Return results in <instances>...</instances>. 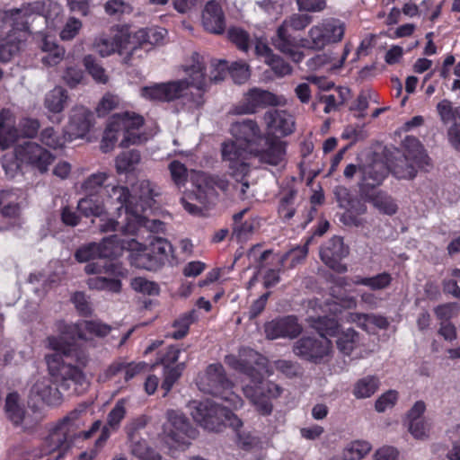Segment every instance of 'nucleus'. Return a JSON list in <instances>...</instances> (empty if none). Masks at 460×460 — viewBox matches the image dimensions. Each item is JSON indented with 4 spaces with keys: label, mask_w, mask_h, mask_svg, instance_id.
Returning <instances> with one entry per match:
<instances>
[{
    "label": "nucleus",
    "mask_w": 460,
    "mask_h": 460,
    "mask_svg": "<svg viewBox=\"0 0 460 460\" xmlns=\"http://www.w3.org/2000/svg\"><path fill=\"white\" fill-rule=\"evenodd\" d=\"M106 202L100 200L99 197L87 194L78 201L77 208L85 217H101L105 208L117 210L116 219L102 217L99 225L102 232H121L135 234L140 227L144 226L151 232H159L164 229L160 220L150 219L157 196L156 187L147 180L137 181L132 188L133 194L124 186L107 185L104 188Z\"/></svg>",
    "instance_id": "1"
},
{
    "label": "nucleus",
    "mask_w": 460,
    "mask_h": 460,
    "mask_svg": "<svg viewBox=\"0 0 460 460\" xmlns=\"http://www.w3.org/2000/svg\"><path fill=\"white\" fill-rule=\"evenodd\" d=\"M225 362L243 375L242 390L244 396L261 414H270L272 411L271 400L278 398L282 390L278 385L263 380L265 374H270L267 368V358L253 349H243L238 357L226 356Z\"/></svg>",
    "instance_id": "2"
},
{
    "label": "nucleus",
    "mask_w": 460,
    "mask_h": 460,
    "mask_svg": "<svg viewBox=\"0 0 460 460\" xmlns=\"http://www.w3.org/2000/svg\"><path fill=\"white\" fill-rule=\"evenodd\" d=\"M231 133L234 138L222 144V159L226 164L230 173L236 180H243L249 172V154L263 136L256 121L244 119L235 122L231 127Z\"/></svg>",
    "instance_id": "3"
},
{
    "label": "nucleus",
    "mask_w": 460,
    "mask_h": 460,
    "mask_svg": "<svg viewBox=\"0 0 460 460\" xmlns=\"http://www.w3.org/2000/svg\"><path fill=\"white\" fill-rule=\"evenodd\" d=\"M181 67L188 78L164 83L165 102L182 99L189 109L200 108L207 89L204 58L195 53Z\"/></svg>",
    "instance_id": "4"
},
{
    "label": "nucleus",
    "mask_w": 460,
    "mask_h": 460,
    "mask_svg": "<svg viewBox=\"0 0 460 460\" xmlns=\"http://www.w3.org/2000/svg\"><path fill=\"white\" fill-rule=\"evenodd\" d=\"M193 420L205 429L219 431L224 425H229L237 431L238 443L243 448H250L257 444L255 437L250 433H240L238 429L243 423L226 406L220 407L211 400L193 401L189 404Z\"/></svg>",
    "instance_id": "5"
},
{
    "label": "nucleus",
    "mask_w": 460,
    "mask_h": 460,
    "mask_svg": "<svg viewBox=\"0 0 460 460\" xmlns=\"http://www.w3.org/2000/svg\"><path fill=\"white\" fill-rule=\"evenodd\" d=\"M144 124L142 116L133 111H125L111 116L105 128L101 148L107 153L112 150L122 137L120 145L128 146L130 145L142 144L147 140V137L140 132Z\"/></svg>",
    "instance_id": "6"
},
{
    "label": "nucleus",
    "mask_w": 460,
    "mask_h": 460,
    "mask_svg": "<svg viewBox=\"0 0 460 460\" xmlns=\"http://www.w3.org/2000/svg\"><path fill=\"white\" fill-rule=\"evenodd\" d=\"M111 331V327L99 320H84L74 325L65 327L59 334V356L80 358L79 341H92L94 338H104Z\"/></svg>",
    "instance_id": "7"
},
{
    "label": "nucleus",
    "mask_w": 460,
    "mask_h": 460,
    "mask_svg": "<svg viewBox=\"0 0 460 460\" xmlns=\"http://www.w3.org/2000/svg\"><path fill=\"white\" fill-rule=\"evenodd\" d=\"M190 180L195 190L193 193L187 194L181 199V204L188 213L194 216L200 215L202 207L215 199L216 189L225 191L228 186L226 180L212 178L202 172H192Z\"/></svg>",
    "instance_id": "8"
},
{
    "label": "nucleus",
    "mask_w": 460,
    "mask_h": 460,
    "mask_svg": "<svg viewBox=\"0 0 460 460\" xmlns=\"http://www.w3.org/2000/svg\"><path fill=\"white\" fill-rule=\"evenodd\" d=\"M313 326L315 329L324 332L327 335H337V348L344 356L361 358L369 354L368 351L362 349V339L358 332L351 328L339 332V320L332 317L328 314L319 316L317 319H313Z\"/></svg>",
    "instance_id": "9"
},
{
    "label": "nucleus",
    "mask_w": 460,
    "mask_h": 460,
    "mask_svg": "<svg viewBox=\"0 0 460 460\" xmlns=\"http://www.w3.org/2000/svg\"><path fill=\"white\" fill-rule=\"evenodd\" d=\"M28 20L22 10L0 12V35L4 30L12 31L0 45V60L8 61L13 54L20 49V44L28 40L30 33L27 27Z\"/></svg>",
    "instance_id": "10"
},
{
    "label": "nucleus",
    "mask_w": 460,
    "mask_h": 460,
    "mask_svg": "<svg viewBox=\"0 0 460 460\" xmlns=\"http://www.w3.org/2000/svg\"><path fill=\"white\" fill-rule=\"evenodd\" d=\"M197 385L204 393L219 396L233 409H238L243 405L242 398L232 392L233 385L226 377L221 364H210L203 373L199 375Z\"/></svg>",
    "instance_id": "11"
},
{
    "label": "nucleus",
    "mask_w": 460,
    "mask_h": 460,
    "mask_svg": "<svg viewBox=\"0 0 460 460\" xmlns=\"http://www.w3.org/2000/svg\"><path fill=\"white\" fill-rule=\"evenodd\" d=\"M312 16L304 13H293L283 21L281 25L278 28L276 36L272 38V44L274 47L290 58L294 62H300L305 55L300 49L301 41L298 42L293 37L288 29L294 31H303L312 22Z\"/></svg>",
    "instance_id": "12"
},
{
    "label": "nucleus",
    "mask_w": 460,
    "mask_h": 460,
    "mask_svg": "<svg viewBox=\"0 0 460 460\" xmlns=\"http://www.w3.org/2000/svg\"><path fill=\"white\" fill-rule=\"evenodd\" d=\"M345 31L346 24L341 20L333 17L322 19L308 30L306 38L301 40V46L312 50H322L341 42Z\"/></svg>",
    "instance_id": "13"
},
{
    "label": "nucleus",
    "mask_w": 460,
    "mask_h": 460,
    "mask_svg": "<svg viewBox=\"0 0 460 460\" xmlns=\"http://www.w3.org/2000/svg\"><path fill=\"white\" fill-rule=\"evenodd\" d=\"M84 270L87 274H106L108 277L94 276L88 279L91 289L107 290L118 293L121 289L119 278L126 274L121 265L111 261H97L89 262Z\"/></svg>",
    "instance_id": "14"
},
{
    "label": "nucleus",
    "mask_w": 460,
    "mask_h": 460,
    "mask_svg": "<svg viewBox=\"0 0 460 460\" xmlns=\"http://www.w3.org/2000/svg\"><path fill=\"white\" fill-rule=\"evenodd\" d=\"M52 161L53 157L49 151L37 144L29 142L15 150V159L8 161L4 155L3 167L6 174L10 175H13L22 164H28L40 172H45Z\"/></svg>",
    "instance_id": "15"
},
{
    "label": "nucleus",
    "mask_w": 460,
    "mask_h": 460,
    "mask_svg": "<svg viewBox=\"0 0 460 460\" xmlns=\"http://www.w3.org/2000/svg\"><path fill=\"white\" fill-rule=\"evenodd\" d=\"M403 153L396 158L392 167L393 173L400 179H412L419 167L427 164V155L420 141L413 137H407L402 143Z\"/></svg>",
    "instance_id": "16"
},
{
    "label": "nucleus",
    "mask_w": 460,
    "mask_h": 460,
    "mask_svg": "<svg viewBox=\"0 0 460 460\" xmlns=\"http://www.w3.org/2000/svg\"><path fill=\"white\" fill-rule=\"evenodd\" d=\"M334 298L332 302H326L322 310L324 314H328L332 317L338 319L339 322H346L356 323L357 326L367 332H372L370 326V314L358 313L342 314L341 308H354L357 305V299L351 296H344L341 291L332 290Z\"/></svg>",
    "instance_id": "17"
},
{
    "label": "nucleus",
    "mask_w": 460,
    "mask_h": 460,
    "mask_svg": "<svg viewBox=\"0 0 460 460\" xmlns=\"http://www.w3.org/2000/svg\"><path fill=\"white\" fill-rule=\"evenodd\" d=\"M334 298L332 302H326L322 310L324 314H328L332 317L338 319L339 322H346L356 323L357 326L367 332H372L370 326V314L358 313L342 314L341 308H354L357 305V299L351 296H344L341 291L332 290Z\"/></svg>",
    "instance_id": "18"
},
{
    "label": "nucleus",
    "mask_w": 460,
    "mask_h": 460,
    "mask_svg": "<svg viewBox=\"0 0 460 460\" xmlns=\"http://www.w3.org/2000/svg\"><path fill=\"white\" fill-rule=\"evenodd\" d=\"M318 335H305L296 341L293 346V352L299 358L317 362L328 356L332 349V342L324 332L316 329Z\"/></svg>",
    "instance_id": "19"
},
{
    "label": "nucleus",
    "mask_w": 460,
    "mask_h": 460,
    "mask_svg": "<svg viewBox=\"0 0 460 460\" xmlns=\"http://www.w3.org/2000/svg\"><path fill=\"white\" fill-rule=\"evenodd\" d=\"M164 433L171 447H184L190 444L189 439L195 437V430L186 417L177 411H168L167 421L164 425Z\"/></svg>",
    "instance_id": "20"
},
{
    "label": "nucleus",
    "mask_w": 460,
    "mask_h": 460,
    "mask_svg": "<svg viewBox=\"0 0 460 460\" xmlns=\"http://www.w3.org/2000/svg\"><path fill=\"white\" fill-rule=\"evenodd\" d=\"M286 142L279 137L263 136L261 142L251 149L249 159L255 157L261 164L280 165L286 160Z\"/></svg>",
    "instance_id": "21"
},
{
    "label": "nucleus",
    "mask_w": 460,
    "mask_h": 460,
    "mask_svg": "<svg viewBox=\"0 0 460 460\" xmlns=\"http://www.w3.org/2000/svg\"><path fill=\"white\" fill-rule=\"evenodd\" d=\"M334 194L339 205L345 211L341 217V221L349 226H360L364 224L361 217L367 212V206L358 199H352L349 190L342 186L335 188Z\"/></svg>",
    "instance_id": "22"
},
{
    "label": "nucleus",
    "mask_w": 460,
    "mask_h": 460,
    "mask_svg": "<svg viewBox=\"0 0 460 460\" xmlns=\"http://www.w3.org/2000/svg\"><path fill=\"white\" fill-rule=\"evenodd\" d=\"M282 98L261 88L249 90L242 101L234 108V114H252L259 109L266 106H277L281 104Z\"/></svg>",
    "instance_id": "23"
},
{
    "label": "nucleus",
    "mask_w": 460,
    "mask_h": 460,
    "mask_svg": "<svg viewBox=\"0 0 460 460\" xmlns=\"http://www.w3.org/2000/svg\"><path fill=\"white\" fill-rule=\"evenodd\" d=\"M116 244L119 246V254L123 249L129 252V261L133 266L147 270L160 268L154 253L149 250V243L144 245L135 239L119 241L116 237Z\"/></svg>",
    "instance_id": "24"
},
{
    "label": "nucleus",
    "mask_w": 460,
    "mask_h": 460,
    "mask_svg": "<svg viewBox=\"0 0 460 460\" xmlns=\"http://www.w3.org/2000/svg\"><path fill=\"white\" fill-rule=\"evenodd\" d=\"M348 254L349 248L344 245L342 238L339 236L332 237L320 251L323 262L339 273L347 271V266L341 262V260Z\"/></svg>",
    "instance_id": "25"
},
{
    "label": "nucleus",
    "mask_w": 460,
    "mask_h": 460,
    "mask_svg": "<svg viewBox=\"0 0 460 460\" xmlns=\"http://www.w3.org/2000/svg\"><path fill=\"white\" fill-rule=\"evenodd\" d=\"M119 246L116 244V236L103 239L100 243H90L81 247L75 252V258L78 261H87L96 258L103 261V258L114 257L119 255Z\"/></svg>",
    "instance_id": "26"
},
{
    "label": "nucleus",
    "mask_w": 460,
    "mask_h": 460,
    "mask_svg": "<svg viewBox=\"0 0 460 460\" xmlns=\"http://www.w3.org/2000/svg\"><path fill=\"white\" fill-rule=\"evenodd\" d=\"M263 119L267 129L266 135L270 137H285L295 129L292 115L284 111H268L263 116Z\"/></svg>",
    "instance_id": "27"
},
{
    "label": "nucleus",
    "mask_w": 460,
    "mask_h": 460,
    "mask_svg": "<svg viewBox=\"0 0 460 460\" xmlns=\"http://www.w3.org/2000/svg\"><path fill=\"white\" fill-rule=\"evenodd\" d=\"M264 331L266 337L270 340L293 339L301 332L302 327L295 316H285L267 323Z\"/></svg>",
    "instance_id": "28"
},
{
    "label": "nucleus",
    "mask_w": 460,
    "mask_h": 460,
    "mask_svg": "<svg viewBox=\"0 0 460 460\" xmlns=\"http://www.w3.org/2000/svg\"><path fill=\"white\" fill-rule=\"evenodd\" d=\"M129 36L127 31L112 29L110 35H101L93 44V49L102 56L108 57L116 51L126 49Z\"/></svg>",
    "instance_id": "29"
},
{
    "label": "nucleus",
    "mask_w": 460,
    "mask_h": 460,
    "mask_svg": "<svg viewBox=\"0 0 460 460\" xmlns=\"http://www.w3.org/2000/svg\"><path fill=\"white\" fill-rule=\"evenodd\" d=\"M201 22L205 31L213 34H222L226 29V18L221 5L208 1L202 11Z\"/></svg>",
    "instance_id": "30"
},
{
    "label": "nucleus",
    "mask_w": 460,
    "mask_h": 460,
    "mask_svg": "<svg viewBox=\"0 0 460 460\" xmlns=\"http://www.w3.org/2000/svg\"><path fill=\"white\" fill-rule=\"evenodd\" d=\"M392 280L393 278L388 272H382L372 277L356 276L351 279L344 277L336 281V288L346 290L351 285H362L372 290H383L390 286Z\"/></svg>",
    "instance_id": "31"
},
{
    "label": "nucleus",
    "mask_w": 460,
    "mask_h": 460,
    "mask_svg": "<svg viewBox=\"0 0 460 460\" xmlns=\"http://www.w3.org/2000/svg\"><path fill=\"white\" fill-rule=\"evenodd\" d=\"M59 388L69 394H78L85 388L86 381L82 371L70 363L59 362Z\"/></svg>",
    "instance_id": "32"
},
{
    "label": "nucleus",
    "mask_w": 460,
    "mask_h": 460,
    "mask_svg": "<svg viewBox=\"0 0 460 460\" xmlns=\"http://www.w3.org/2000/svg\"><path fill=\"white\" fill-rule=\"evenodd\" d=\"M437 110L445 124L456 119V122L448 130V138L451 145L460 151V108L453 109L448 100H443L438 102Z\"/></svg>",
    "instance_id": "33"
},
{
    "label": "nucleus",
    "mask_w": 460,
    "mask_h": 460,
    "mask_svg": "<svg viewBox=\"0 0 460 460\" xmlns=\"http://www.w3.org/2000/svg\"><path fill=\"white\" fill-rule=\"evenodd\" d=\"M93 114L84 107H77L73 110L69 119V125L65 137L72 140L83 137L92 126Z\"/></svg>",
    "instance_id": "34"
},
{
    "label": "nucleus",
    "mask_w": 460,
    "mask_h": 460,
    "mask_svg": "<svg viewBox=\"0 0 460 460\" xmlns=\"http://www.w3.org/2000/svg\"><path fill=\"white\" fill-rule=\"evenodd\" d=\"M349 48L346 45L343 54L339 58H334L332 53H322L307 60V66L311 70H317L326 67L327 71H336L342 67L345 59L349 53Z\"/></svg>",
    "instance_id": "35"
},
{
    "label": "nucleus",
    "mask_w": 460,
    "mask_h": 460,
    "mask_svg": "<svg viewBox=\"0 0 460 460\" xmlns=\"http://www.w3.org/2000/svg\"><path fill=\"white\" fill-rule=\"evenodd\" d=\"M12 112L2 110L0 112V148L6 149L18 138V131L13 128Z\"/></svg>",
    "instance_id": "36"
},
{
    "label": "nucleus",
    "mask_w": 460,
    "mask_h": 460,
    "mask_svg": "<svg viewBox=\"0 0 460 460\" xmlns=\"http://www.w3.org/2000/svg\"><path fill=\"white\" fill-rule=\"evenodd\" d=\"M148 368V365L145 362L138 363H123L115 362L110 366L107 370V376L110 377L119 376L128 381L137 375L145 372Z\"/></svg>",
    "instance_id": "37"
},
{
    "label": "nucleus",
    "mask_w": 460,
    "mask_h": 460,
    "mask_svg": "<svg viewBox=\"0 0 460 460\" xmlns=\"http://www.w3.org/2000/svg\"><path fill=\"white\" fill-rule=\"evenodd\" d=\"M362 187L379 185L388 173V168L383 162H375L362 170Z\"/></svg>",
    "instance_id": "38"
},
{
    "label": "nucleus",
    "mask_w": 460,
    "mask_h": 460,
    "mask_svg": "<svg viewBox=\"0 0 460 460\" xmlns=\"http://www.w3.org/2000/svg\"><path fill=\"white\" fill-rule=\"evenodd\" d=\"M126 413L125 401L119 400L115 404L114 408L111 411L108 415L107 424L108 427H103L100 438L96 440L95 446L102 447L110 437L109 428L117 429L121 420L124 418Z\"/></svg>",
    "instance_id": "39"
},
{
    "label": "nucleus",
    "mask_w": 460,
    "mask_h": 460,
    "mask_svg": "<svg viewBox=\"0 0 460 460\" xmlns=\"http://www.w3.org/2000/svg\"><path fill=\"white\" fill-rule=\"evenodd\" d=\"M372 450V445L367 440H353L348 443L342 449L343 460H362Z\"/></svg>",
    "instance_id": "40"
},
{
    "label": "nucleus",
    "mask_w": 460,
    "mask_h": 460,
    "mask_svg": "<svg viewBox=\"0 0 460 460\" xmlns=\"http://www.w3.org/2000/svg\"><path fill=\"white\" fill-rule=\"evenodd\" d=\"M141 156L137 150H128L119 154L115 159V167L118 173L133 172L139 164Z\"/></svg>",
    "instance_id": "41"
},
{
    "label": "nucleus",
    "mask_w": 460,
    "mask_h": 460,
    "mask_svg": "<svg viewBox=\"0 0 460 460\" xmlns=\"http://www.w3.org/2000/svg\"><path fill=\"white\" fill-rule=\"evenodd\" d=\"M149 250L154 253L160 267L169 261L172 254V246L162 237H152L149 242Z\"/></svg>",
    "instance_id": "42"
},
{
    "label": "nucleus",
    "mask_w": 460,
    "mask_h": 460,
    "mask_svg": "<svg viewBox=\"0 0 460 460\" xmlns=\"http://www.w3.org/2000/svg\"><path fill=\"white\" fill-rule=\"evenodd\" d=\"M307 245H308V242L302 247H296L295 249H292L285 256H283L281 258L279 256H273V254L270 251H265L261 254V260L268 261L272 257V261H276L282 264L286 261L290 260L291 267H294L296 264L300 263L306 257L307 252H308Z\"/></svg>",
    "instance_id": "43"
},
{
    "label": "nucleus",
    "mask_w": 460,
    "mask_h": 460,
    "mask_svg": "<svg viewBox=\"0 0 460 460\" xmlns=\"http://www.w3.org/2000/svg\"><path fill=\"white\" fill-rule=\"evenodd\" d=\"M378 387V378L373 376H368L359 379L355 384L353 394L358 399L368 398L376 392Z\"/></svg>",
    "instance_id": "44"
},
{
    "label": "nucleus",
    "mask_w": 460,
    "mask_h": 460,
    "mask_svg": "<svg viewBox=\"0 0 460 460\" xmlns=\"http://www.w3.org/2000/svg\"><path fill=\"white\" fill-rule=\"evenodd\" d=\"M195 321L194 311L186 313L176 319L173 323L174 331L170 334L172 338L180 340L185 337L189 332L190 326Z\"/></svg>",
    "instance_id": "45"
},
{
    "label": "nucleus",
    "mask_w": 460,
    "mask_h": 460,
    "mask_svg": "<svg viewBox=\"0 0 460 460\" xmlns=\"http://www.w3.org/2000/svg\"><path fill=\"white\" fill-rule=\"evenodd\" d=\"M5 412L7 417L13 424L18 425L22 423L24 415L23 411L18 405V394H10L5 402Z\"/></svg>",
    "instance_id": "46"
},
{
    "label": "nucleus",
    "mask_w": 460,
    "mask_h": 460,
    "mask_svg": "<svg viewBox=\"0 0 460 460\" xmlns=\"http://www.w3.org/2000/svg\"><path fill=\"white\" fill-rule=\"evenodd\" d=\"M45 348L49 351L46 354L49 374L55 376L58 372V339L55 336L49 337L45 341Z\"/></svg>",
    "instance_id": "47"
},
{
    "label": "nucleus",
    "mask_w": 460,
    "mask_h": 460,
    "mask_svg": "<svg viewBox=\"0 0 460 460\" xmlns=\"http://www.w3.org/2000/svg\"><path fill=\"white\" fill-rule=\"evenodd\" d=\"M131 287L135 291L148 296H156L160 291V288L155 282L142 277L134 278L131 280Z\"/></svg>",
    "instance_id": "48"
},
{
    "label": "nucleus",
    "mask_w": 460,
    "mask_h": 460,
    "mask_svg": "<svg viewBox=\"0 0 460 460\" xmlns=\"http://www.w3.org/2000/svg\"><path fill=\"white\" fill-rule=\"evenodd\" d=\"M373 205L381 212L387 214V215H393L397 211V205L394 202V200L384 194V193H377L372 198Z\"/></svg>",
    "instance_id": "49"
},
{
    "label": "nucleus",
    "mask_w": 460,
    "mask_h": 460,
    "mask_svg": "<svg viewBox=\"0 0 460 460\" xmlns=\"http://www.w3.org/2000/svg\"><path fill=\"white\" fill-rule=\"evenodd\" d=\"M168 169L171 174V178L174 184L178 187L183 186L188 178V171L186 166L179 161H172Z\"/></svg>",
    "instance_id": "50"
},
{
    "label": "nucleus",
    "mask_w": 460,
    "mask_h": 460,
    "mask_svg": "<svg viewBox=\"0 0 460 460\" xmlns=\"http://www.w3.org/2000/svg\"><path fill=\"white\" fill-rule=\"evenodd\" d=\"M107 179L108 174L105 172L94 173L84 182L83 189L86 194L96 195L102 190V186Z\"/></svg>",
    "instance_id": "51"
},
{
    "label": "nucleus",
    "mask_w": 460,
    "mask_h": 460,
    "mask_svg": "<svg viewBox=\"0 0 460 460\" xmlns=\"http://www.w3.org/2000/svg\"><path fill=\"white\" fill-rule=\"evenodd\" d=\"M164 83L154 84L140 90L141 97L149 101L165 102Z\"/></svg>",
    "instance_id": "52"
},
{
    "label": "nucleus",
    "mask_w": 460,
    "mask_h": 460,
    "mask_svg": "<svg viewBox=\"0 0 460 460\" xmlns=\"http://www.w3.org/2000/svg\"><path fill=\"white\" fill-rule=\"evenodd\" d=\"M230 40L234 43L238 49L247 52L250 47L251 40L246 31L240 28H231L228 31Z\"/></svg>",
    "instance_id": "53"
},
{
    "label": "nucleus",
    "mask_w": 460,
    "mask_h": 460,
    "mask_svg": "<svg viewBox=\"0 0 460 460\" xmlns=\"http://www.w3.org/2000/svg\"><path fill=\"white\" fill-rule=\"evenodd\" d=\"M84 61L85 68L95 81L102 84L108 81V76L104 69L95 62V59L92 56L85 57Z\"/></svg>",
    "instance_id": "54"
},
{
    "label": "nucleus",
    "mask_w": 460,
    "mask_h": 460,
    "mask_svg": "<svg viewBox=\"0 0 460 460\" xmlns=\"http://www.w3.org/2000/svg\"><path fill=\"white\" fill-rule=\"evenodd\" d=\"M397 400L398 393L395 390H389L376 400L375 408L378 412H384L394 407Z\"/></svg>",
    "instance_id": "55"
},
{
    "label": "nucleus",
    "mask_w": 460,
    "mask_h": 460,
    "mask_svg": "<svg viewBox=\"0 0 460 460\" xmlns=\"http://www.w3.org/2000/svg\"><path fill=\"white\" fill-rule=\"evenodd\" d=\"M408 429L416 439H425L429 435L430 423L426 419L417 420L408 424Z\"/></svg>",
    "instance_id": "56"
},
{
    "label": "nucleus",
    "mask_w": 460,
    "mask_h": 460,
    "mask_svg": "<svg viewBox=\"0 0 460 460\" xmlns=\"http://www.w3.org/2000/svg\"><path fill=\"white\" fill-rule=\"evenodd\" d=\"M104 9L107 14L112 16H120L132 11L130 4L122 0H110L105 4Z\"/></svg>",
    "instance_id": "57"
},
{
    "label": "nucleus",
    "mask_w": 460,
    "mask_h": 460,
    "mask_svg": "<svg viewBox=\"0 0 460 460\" xmlns=\"http://www.w3.org/2000/svg\"><path fill=\"white\" fill-rule=\"evenodd\" d=\"M230 74L236 84H243L250 77L249 66L245 62H234L230 67Z\"/></svg>",
    "instance_id": "58"
},
{
    "label": "nucleus",
    "mask_w": 460,
    "mask_h": 460,
    "mask_svg": "<svg viewBox=\"0 0 460 460\" xmlns=\"http://www.w3.org/2000/svg\"><path fill=\"white\" fill-rule=\"evenodd\" d=\"M82 28V22L76 18H69L59 32V37L64 40L75 38Z\"/></svg>",
    "instance_id": "59"
},
{
    "label": "nucleus",
    "mask_w": 460,
    "mask_h": 460,
    "mask_svg": "<svg viewBox=\"0 0 460 460\" xmlns=\"http://www.w3.org/2000/svg\"><path fill=\"white\" fill-rule=\"evenodd\" d=\"M182 369V365H177L173 367H165L164 379L162 384V388L165 391L164 395L171 390L173 384L179 378Z\"/></svg>",
    "instance_id": "60"
},
{
    "label": "nucleus",
    "mask_w": 460,
    "mask_h": 460,
    "mask_svg": "<svg viewBox=\"0 0 460 460\" xmlns=\"http://www.w3.org/2000/svg\"><path fill=\"white\" fill-rule=\"evenodd\" d=\"M119 98L111 93L105 94L97 106L96 111L99 116H105L119 104Z\"/></svg>",
    "instance_id": "61"
},
{
    "label": "nucleus",
    "mask_w": 460,
    "mask_h": 460,
    "mask_svg": "<svg viewBox=\"0 0 460 460\" xmlns=\"http://www.w3.org/2000/svg\"><path fill=\"white\" fill-rule=\"evenodd\" d=\"M252 44L254 45L255 55L262 58L265 63L272 60V57L275 55L272 49L269 47L267 40L263 38H256Z\"/></svg>",
    "instance_id": "62"
},
{
    "label": "nucleus",
    "mask_w": 460,
    "mask_h": 460,
    "mask_svg": "<svg viewBox=\"0 0 460 460\" xmlns=\"http://www.w3.org/2000/svg\"><path fill=\"white\" fill-rule=\"evenodd\" d=\"M299 11L319 13L326 8V0H296Z\"/></svg>",
    "instance_id": "63"
},
{
    "label": "nucleus",
    "mask_w": 460,
    "mask_h": 460,
    "mask_svg": "<svg viewBox=\"0 0 460 460\" xmlns=\"http://www.w3.org/2000/svg\"><path fill=\"white\" fill-rule=\"evenodd\" d=\"M269 65L276 75L284 76L291 73V66L286 61L277 55L272 57V60L266 63Z\"/></svg>",
    "instance_id": "64"
}]
</instances>
